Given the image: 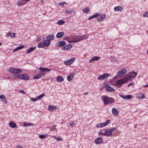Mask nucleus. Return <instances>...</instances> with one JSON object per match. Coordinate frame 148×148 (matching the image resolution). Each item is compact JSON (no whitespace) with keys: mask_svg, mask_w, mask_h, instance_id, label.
I'll return each mask as SVG.
<instances>
[{"mask_svg":"<svg viewBox=\"0 0 148 148\" xmlns=\"http://www.w3.org/2000/svg\"><path fill=\"white\" fill-rule=\"evenodd\" d=\"M123 98V99H125V97H126V96L125 95H124V96H121Z\"/></svg>","mask_w":148,"mask_h":148,"instance_id":"59","label":"nucleus"},{"mask_svg":"<svg viewBox=\"0 0 148 148\" xmlns=\"http://www.w3.org/2000/svg\"><path fill=\"white\" fill-rule=\"evenodd\" d=\"M45 95V94L44 93L42 94L41 95H39V96H38L36 97L37 98V99L38 100H39L41 98L43 97Z\"/></svg>","mask_w":148,"mask_h":148,"instance_id":"38","label":"nucleus"},{"mask_svg":"<svg viewBox=\"0 0 148 148\" xmlns=\"http://www.w3.org/2000/svg\"><path fill=\"white\" fill-rule=\"evenodd\" d=\"M64 34V33L63 32H60L57 34L56 37L58 38H61L63 36Z\"/></svg>","mask_w":148,"mask_h":148,"instance_id":"21","label":"nucleus"},{"mask_svg":"<svg viewBox=\"0 0 148 148\" xmlns=\"http://www.w3.org/2000/svg\"><path fill=\"white\" fill-rule=\"evenodd\" d=\"M56 109L57 107L56 106H53L51 105H49L48 106V110L52 112L56 110Z\"/></svg>","mask_w":148,"mask_h":148,"instance_id":"19","label":"nucleus"},{"mask_svg":"<svg viewBox=\"0 0 148 148\" xmlns=\"http://www.w3.org/2000/svg\"><path fill=\"white\" fill-rule=\"evenodd\" d=\"M65 3H66V2H62V3H59V5H62V6H64V4H65Z\"/></svg>","mask_w":148,"mask_h":148,"instance_id":"56","label":"nucleus"},{"mask_svg":"<svg viewBox=\"0 0 148 148\" xmlns=\"http://www.w3.org/2000/svg\"><path fill=\"white\" fill-rule=\"evenodd\" d=\"M71 39V37H66L64 38V40L68 41L69 43Z\"/></svg>","mask_w":148,"mask_h":148,"instance_id":"50","label":"nucleus"},{"mask_svg":"<svg viewBox=\"0 0 148 148\" xmlns=\"http://www.w3.org/2000/svg\"><path fill=\"white\" fill-rule=\"evenodd\" d=\"M18 76L20 79L24 80H28L30 78L29 76L26 74H19Z\"/></svg>","mask_w":148,"mask_h":148,"instance_id":"6","label":"nucleus"},{"mask_svg":"<svg viewBox=\"0 0 148 148\" xmlns=\"http://www.w3.org/2000/svg\"><path fill=\"white\" fill-rule=\"evenodd\" d=\"M88 94V92H85V93H84V95H87V94Z\"/></svg>","mask_w":148,"mask_h":148,"instance_id":"62","label":"nucleus"},{"mask_svg":"<svg viewBox=\"0 0 148 148\" xmlns=\"http://www.w3.org/2000/svg\"><path fill=\"white\" fill-rule=\"evenodd\" d=\"M44 46V45H43V43L40 42L38 44V47L39 48H43Z\"/></svg>","mask_w":148,"mask_h":148,"instance_id":"33","label":"nucleus"},{"mask_svg":"<svg viewBox=\"0 0 148 148\" xmlns=\"http://www.w3.org/2000/svg\"><path fill=\"white\" fill-rule=\"evenodd\" d=\"M62 49L63 50H67V48H66V47L65 46L63 47L62 48Z\"/></svg>","mask_w":148,"mask_h":148,"instance_id":"54","label":"nucleus"},{"mask_svg":"<svg viewBox=\"0 0 148 148\" xmlns=\"http://www.w3.org/2000/svg\"><path fill=\"white\" fill-rule=\"evenodd\" d=\"M116 129L115 127H114L110 129H106L105 133V136H111L112 135V132Z\"/></svg>","mask_w":148,"mask_h":148,"instance_id":"5","label":"nucleus"},{"mask_svg":"<svg viewBox=\"0 0 148 148\" xmlns=\"http://www.w3.org/2000/svg\"><path fill=\"white\" fill-rule=\"evenodd\" d=\"M132 97V96L128 95L127 96H126V97L125 98V99H130V98Z\"/></svg>","mask_w":148,"mask_h":148,"instance_id":"47","label":"nucleus"},{"mask_svg":"<svg viewBox=\"0 0 148 148\" xmlns=\"http://www.w3.org/2000/svg\"><path fill=\"white\" fill-rule=\"evenodd\" d=\"M23 1V0H20V1H18L17 3V5L18 6L24 5L25 3Z\"/></svg>","mask_w":148,"mask_h":148,"instance_id":"27","label":"nucleus"},{"mask_svg":"<svg viewBox=\"0 0 148 148\" xmlns=\"http://www.w3.org/2000/svg\"><path fill=\"white\" fill-rule=\"evenodd\" d=\"M90 10L89 8H86L84 9L83 10V11L85 13H88Z\"/></svg>","mask_w":148,"mask_h":148,"instance_id":"37","label":"nucleus"},{"mask_svg":"<svg viewBox=\"0 0 148 148\" xmlns=\"http://www.w3.org/2000/svg\"><path fill=\"white\" fill-rule=\"evenodd\" d=\"M109 76V74L107 73H105L103 74L99 75L98 77V79L99 80L104 79Z\"/></svg>","mask_w":148,"mask_h":148,"instance_id":"7","label":"nucleus"},{"mask_svg":"<svg viewBox=\"0 0 148 148\" xmlns=\"http://www.w3.org/2000/svg\"><path fill=\"white\" fill-rule=\"evenodd\" d=\"M8 71L9 72L13 74L19 73L22 71L21 69L13 68H9Z\"/></svg>","mask_w":148,"mask_h":148,"instance_id":"3","label":"nucleus"},{"mask_svg":"<svg viewBox=\"0 0 148 148\" xmlns=\"http://www.w3.org/2000/svg\"><path fill=\"white\" fill-rule=\"evenodd\" d=\"M134 84V83L133 82L131 83L128 84L127 85V87H129L130 86H132Z\"/></svg>","mask_w":148,"mask_h":148,"instance_id":"55","label":"nucleus"},{"mask_svg":"<svg viewBox=\"0 0 148 148\" xmlns=\"http://www.w3.org/2000/svg\"><path fill=\"white\" fill-rule=\"evenodd\" d=\"M143 16L144 17H148V12H146L144 13L143 15Z\"/></svg>","mask_w":148,"mask_h":148,"instance_id":"44","label":"nucleus"},{"mask_svg":"<svg viewBox=\"0 0 148 148\" xmlns=\"http://www.w3.org/2000/svg\"><path fill=\"white\" fill-rule=\"evenodd\" d=\"M105 16L104 15L99 16L97 17V20L99 21H103L105 18Z\"/></svg>","mask_w":148,"mask_h":148,"instance_id":"26","label":"nucleus"},{"mask_svg":"<svg viewBox=\"0 0 148 148\" xmlns=\"http://www.w3.org/2000/svg\"><path fill=\"white\" fill-rule=\"evenodd\" d=\"M75 60V58H73L69 60L68 61H65L64 64L66 65H69L71 64Z\"/></svg>","mask_w":148,"mask_h":148,"instance_id":"10","label":"nucleus"},{"mask_svg":"<svg viewBox=\"0 0 148 148\" xmlns=\"http://www.w3.org/2000/svg\"><path fill=\"white\" fill-rule=\"evenodd\" d=\"M24 46L23 45H21L20 46H19L18 47V49L19 50L21 49H22L23 48H24Z\"/></svg>","mask_w":148,"mask_h":148,"instance_id":"49","label":"nucleus"},{"mask_svg":"<svg viewBox=\"0 0 148 148\" xmlns=\"http://www.w3.org/2000/svg\"><path fill=\"white\" fill-rule=\"evenodd\" d=\"M137 75V73L135 72H132L129 73L125 78L127 81L130 80L131 79H133L135 78Z\"/></svg>","mask_w":148,"mask_h":148,"instance_id":"4","label":"nucleus"},{"mask_svg":"<svg viewBox=\"0 0 148 148\" xmlns=\"http://www.w3.org/2000/svg\"><path fill=\"white\" fill-rule=\"evenodd\" d=\"M103 141V138L99 137L97 138L95 141V143L96 144H99L101 143Z\"/></svg>","mask_w":148,"mask_h":148,"instance_id":"14","label":"nucleus"},{"mask_svg":"<svg viewBox=\"0 0 148 148\" xmlns=\"http://www.w3.org/2000/svg\"><path fill=\"white\" fill-rule=\"evenodd\" d=\"M106 131V129H104L101 130H100L99 132V134L101 135H104L105 136Z\"/></svg>","mask_w":148,"mask_h":148,"instance_id":"30","label":"nucleus"},{"mask_svg":"<svg viewBox=\"0 0 148 148\" xmlns=\"http://www.w3.org/2000/svg\"><path fill=\"white\" fill-rule=\"evenodd\" d=\"M145 97V96L143 94L141 95V98L142 99L144 98Z\"/></svg>","mask_w":148,"mask_h":148,"instance_id":"58","label":"nucleus"},{"mask_svg":"<svg viewBox=\"0 0 148 148\" xmlns=\"http://www.w3.org/2000/svg\"><path fill=\"white\" fill-rule=\"evenodd\" d=\"M19 75V74H17V75H15L14 76V77L15 79H16L17 78H19V76H18V75Z\"/></svg>","mask_w":148,"mask_h":148,"instance_id":"52","label":"nucleus"},{"mask_svg":"<svg viewBox=\"0 0 148 148\" xmlns=\"http://www.w3.org/2000/svg\"><path fill=\"white\" fill-rule=\"evenodd\" d=\"M78 39L77 36H73L71 37V39L70 40L69 43L72 42H78Z\"/></svg>","mask_w":148,"mask_h":148,"instance_id":"12","label":"nucleus"},{"mask_svg":"<svg viewBox=\"0 0 148 148\" xmlns=\"http://www.w3.org/2000/svg\"><path fill=\"white\" fill-rule=\"evenodd\" d=\"M65 12L66 14H71L73 12V10L71 9L69 10L66 9Z\"/></svg>","mask_w":148,"mask_h":148,"instance_id":"32","label":"nucleus"},{"mask_svg":"<svg viewBox=\"0 0 148 148\" xmlns=\"http://www.w3.org/2000/svg\"><path fill=\"white\" fill-rule=\"evenodd\" d=\"M66 44V42L64 41L63 40L58 42L56 44V45L58 47H62L65 46Z\"/></svg>","mask_w":148,"mask_h":148,"instance_id":"11","label":"nucleus"},{"mask_svg":"<svg viewBox=\"0 0 148 148\" xmlns=\"http://www.w3.org/2000/svg\"><path fill=\"white\" fill-rule=\"evenodd\" d=\"M75 124V123L74 121H72L70 122L69 123V125L71 127L74 126Z\"/></svg>","mask_w":148,"mask_h":148,"instance_id":"43","label":"nucleus"},{"mask_svg":"<svg viewBox=\"0 0 148 148\" xmlns=\"http://www.w3.org/2000/svg\"><path fill=\"white\" fill-rule=\"evenodd\" d=\"M56 126L55 125H54L51 127L50 128L51 131H55L56 132L57 129L56 128H55Z\"/></svg>","mask_w":148,"mask_h":148,"instance_id":"41","label":"nucleus"},{"mask_svg":"<svg viewBox=\"0 0 148 148\" xmlns=\"http://www.w3.org/2000/svg\"><path fill=\"white\" fill-rule=\"evenodd\" d=\"M127 80L126 78L124 79H121L116 81V85H117V87L120 88L123 84L127 83Z\"/></svg>","mask_w":148,"mask_h":148,"instance_id":"2","label":"nucleus"},{"mask_svg":"<svg viewBox=\"0 0 148 148\" xmlns=\"http://www.w3.org/2000/svg\"><path fill=\"white\" fill-rule=\"evenodd\" d=\"M29 0H23V1H29Z\"/></svg>","mask_w":148,"mask_h":148,"instance_id":"63","label":"nucleus"},{"mask_svg":"<svg viewBox=\"0 0 148 148\" xmlns=\"http://www.w3.org/2000/svg\"><path fill=\"white\" fill-rule=\"evenodd\" d=\"M52 137L54 138L55 139L57 140L58 141H62L63 140V139H62V138H58L57 137H56V136H53Z\"/></svg>","mask_w":148,"mask_h":148,"instance_id":"36","label":"nucleus"},{"mask_svg":"<svg viewBox=\"0 0 148 148\" xmlns=\"http://www.w3.org/2000/svg\"><path fill=\"white\" fill-rule=\"evenodd\" d=\"M74 76V73H72L67 76V80L69 81H71L73 78Z\"/></svg>","mask_w":148,"mask_h":148,"instance_id":"16","label":"nucleus"},{"mask_svg":"<svg viewBox=\"0 0 148 148\" xmlns=\"http://www.w3.org/2000/svg\"><path fill=\"white\" fill-rule=\"evenodd\" d=\"M105 86L106 87V90L108 92H112L115 90L114 88L108 84H106Z\"/></svg>","mask_w":148,"mask_h":148,"instance_id":"13","label":"nucleus"},{"mask_svg":"<svg viewBox=\"0 0 148 148\" xmlns=\"http://www.w3.org/2000/svg\"><path fill=\"white\" fill-rule=\"evenodd\" d=\"M96 127H103V123H99L97 125Z\"/></svg>","mask_w":148,"mask_h":148,"instance_id":"46","label":"nucleus"},{"mask_svg":"<svg viewBox=\"0 0 148 148\" xmlns=\"http://www.w3.org/2000/svg\"><path fill=\"white\" fill-rule=\"evenodd\" d=\"M19 92H21L23 94L25 93V91L23 90H19Z\"/></svg>","mask_w":148,"mask_h":148,"instance_id":"57","label":"nucleus"},{"mask_svg":"<svg viewBox=\"0 0 148 148\" xmlns=\"http://www.w3.org/2000/svg\"><path fill=\"white\" fill-rule=\"evenodd\" d=\"M43 45H44L45 46L47 47L49 45L51 42L49 40L47 39V40H45L43 42Z\"/></svg>","mask_w":148,"mask_h":148,"instance_id":"17","label":"nucleus"},{"mask_svg":"<svg viewBox=\"0 0 148 148\" xmlns=\"http://www.w3.org/2000/svg\"><path fill=\"white\" fill-rule=\"evenodd\" d=\"M112 112L113 114L115 116H117L119 114L118 111L114 108L112 109Z\"/></svg>","mask_w":148,"mask_h":148,"instance_id":"18","label":"nucleus"},{"mask_svg":"<svg viewBox=\"0 0 148 148\" xmlns=\"http://www.w3.org/2000/svg\"><path fill=\"white\" fill-rule=\"evenodd\" d=\"M64 23V21L62 20L58 21L57 22V23L59 24L60 25L63 24Z\"/></svg>","mask_w":148,"mask_h":148,"instance_id":"42","label":"nucleus"},{"mask_svg":"<svg viewBox=\"0 0 148 148\" xmlns=\"http://www.w3.org/2000/svg\"><path fill=\"white\" fill-rule=\"evenodd\" d=\"M144 87H148V84L146 85H145V86H144Z\"/></svg>","mask_w":148,"mask_h":148,"instance_id":"61","label":"nucleus"},{"mask_svg":"<svg viewBox=\"0 0 148 148\" xmlns=\"http://www.w3.org/2000/svg\"><path fill=\"white\" fill-rule=\"evenodd\" d=\"M32 125H33V124L32 123H24L23 125H22V126L26 127L27 126H30Z\"/></svg>","mask_w":148,"mask_h":148,"instance_id":"39","label":"nucleus"},{"mask_svg":"<svg viewBox=\"0 0 148 148\" xmlns=\"http://www.w3.org/2000/svg\"><path fill=\"white\" fill-rule=\"evenodd\" d=\"M110 120H107L104 123H103V126L104 127L106 126L109 123H110Z\"/></svg>","mask_w":148,"mask_h":148,"instance_id":"34","label":"nucleus"},{"mask_svg":"<svg viewBox=\"0 0 148 148\" xmlns=\"http://www.w3.org/2000/svg\"><path fill=\"white\" fill-rule=\"evenodd\" d=\"M18 50H19L18 49V47H17L16 49H14L13 50L12 52H16V51H18Z\"/></svg>","mask_w":148,"mask_h":148,"instance_id":"53","label":"nucleus"},{"mask_svg":"<svg viewBox=\"0 0 148 148\" xmlns=\"http://www.w3.org/2000/svg\"><path fill=\"white\" fill-rule=\"evenodd\" d=\"M99 57L98 56H95L93 58H92L89 61V62L90 63L92 62L95 61H97L99 60Z\"/></svg>","mask_w":148,"mask_h":148,"instance_id":"24","label":"nucleus"},{"mask_svg":"<svg viewBox=\"0 0 148 148\" xmlns=\"http://www.w3.org/2000/svg\"><path fill=\"white\" fill-rule=\"evenodd\" d=\"M78 38V41L83 40L84 39H86V37L85 35H81V36H77Z\"/></svg>","mask_w":148,"mask_h":148,"instance_id":"22","label":"nucleus"},{"mask_svg":"<svg viewBox=\"0 0 148 148\" xmlns=\"http://www.w3.org/2000/svg\"><path fill=\"white\" fill-rule=\"evenodd\" d=\"M47 135H39V138L41 139H43L47 136Z\"/></svg>","mask_w":148,"mask_h":148,"instance_id":"40","label":"nucleus"},{"mask_svg":"<svg viewBox=\"0 0 148 148\" xmlns=\"http://www.w3.org/2000/svg\"><path fill=\"white\" fill-rule=\"evenodd\" d=\"M17 148H23V147L20 146L18 145L17 147Z\"/></svg>","mask_w":148,"mask_h":148,"instance_id":"60","label":"nucleus"},{"mask_svg":"<svg viewBox=\"0 0 148 148\" xmlns=\"http://www.w3.org/2000/svg\"><path fill=\"white\" fill-rule=\"evenodd\" d=\"M98 16V14H95L91 16H90L88 19H92L94 18H96Z\"/></svg>","mask_w":148,"mask_h":148,"instance_id":"35","label":"nucleus"},{"mask_svg":"<svg viewBox=\"0 0 148 148\" xmlns=\"http://www.w3.org/2000/svg\"><path fill=\"white\" fill-rule=\"evenodd\" d=\"M54 38V36L53 34H51V35H49L47 38L48 40H49L50 41L51 40H53Z\"/></svg>","mask_w":148,"mask_h":148,"instance_id":"29","label":"nucleus"},{"mask_svg":"<svg viewBox=\"0 0 148 148\" xmlns=\"http://www.w3.org/2000/svg\"><path fill=\"white\" fill-rule=\"evenodd\" d=\"M127 73V70L125 69H123L121 70H119L118 72V76L120 77H122V75H124V74L126 73Z\"/></svg>","mask_w":148,"mask_h":148,"instance_id":"8","label":"nucleus"},{"mask_svg":"<svg viewBox=\"0 0 148 148\" xmlns=\"http://www.w3.org/2000/svg\"><path fill=\"white\" fill-rule=\"evenodd\" d=\"M0 98L3 100V102L5 103H7V101L6 100V97L4 96L3 95H0Z\"/></svg>","mask_w":148,"mask_h":148,"instance_id":"31","label":"nucleus"},{"mask_svg":"<svg viewBox=\"0 0 148 148\" xmlns=\"http://www.w3.org/2000/svg\"><path fill=\"white\" fill-rule=\"evenodd\" d=\"M30 100H31V101H34V102H35V101H37L36 98H34L31 97Z\"/></svg>","mask_w":148,"mask_h":148,"instance_id":"48","label":"nucleus"},{"mask_svg":"<svg viewBox=\"0 0 148 148\" xmlns=\"http://www.w3.org/2000/svg\"><path fill=\"white\" fill-rule=\"evenodd\" d=\"M64 79L61 76H58L57 78V81L58 82H61L63 81Z\"/></svg>","mask_w":148,"mask_h":148,"instance_id":"25","label":"nucleus"},{"mask_svg":"<svg viewBox=\"0 0 148 148\" xmlns=\"http://www.w3.org/2000/svg\"><path fill=\"white\" fill-rule=\"evenodd\" d=\"M39 69L41 72H49L51 70V69H47L45 68H42L40 67L39 68Z\"/></svg>","mask_w":148,"mask_h":148,"instance_id":"15","label":"nucleus"},{"mask_svg":"<svg viewBox=\"0 0 148 148\" xmlns=\"http://www.w3.org/2000/svg\"><path fill=\"white\" fill-rule=\"evenodd\" d=\"M147 53L148 54V50H147Z\"/></svg>","mask_w":148,"mask_h":148,"instance_id":"64","label":"nucleus"},{"mask_svg":"<svg viewBox=\"0 0 148 148\" xmlns=\"http://www.w3.org/2000/svg\"><path fill=\"white\" fill-rule=\"evenodd\" d=\"M101 99L103 100L104 105H107L113 102V99L106 95L102 96Z\"/></svg>","mask_w":148,"mask_h":148,"instance_id":"1","label":"nucleus"},{"mask_svg":"<svg viewBox=\"0 0 148 148\" xmlns=\"http://www.w3.org/2000/svg\"><path fill=\"white\" fill-rule=\"evenodd\" d=\"M45 73H43L40 72L35 75L33 77L34 79H38L40 78L42 76L44 75Z\"/></svg>","mask_w":148,"mask_h":148,"instance_id":"9","label":"nucleus"},{"mask_svg":"<svg viewBox=\"0 0 148 148\" xmlns=\"http://www.w3.org/2000/svg\"><path fill=\"white\" fill-rule=\"evenodd\" d=\"M123 9L120 6H116L114 7V10L115 11H121Z\"/></svg>","mask_w":148,"mask_h":148,"instance_id":"23","label":"nucleus"},{"mask_svg":"<svg viewBox=\"0 0 148 148\" xmlns=\"http://www.w3.org/2000/svg\"><path fill=\"white\" fill-rule=\"evenodd\" d=\"M65 46L66 47V48H67V50L70 49L72 47L71 45V44H68Z\"/></svg>","mask_w":148,"mask_h":148,"instance_id":"45","label":"nucleus"},{"mask_svg":"<svg viewBox=\"0 0 148 148\" xmlns=\"http://www.w3.org/2000/svg\"><path fill=\"white\" fill-rule=\"evenodd\" d=\"M35 47H31L28 50L26 53L27 54H28L35 50Z\"/></svg>","mask_w":148,"mask_h":148,"instance_id":"28","label":"nucleus"},{"mask_svg":"<svg viewBox=\"0 0 148 148\" xmlns=\"http://www.w3.org/2000/svg\"><path fill=\"white\" fill-rule=\"evenodd\" d=\"M9 125L11 128H14L16 127V124L13 121H10V122Z\"/></svg>","mask_w":148,"mask_h":148,"instance_id":"20","label":"nucleus"},{"mask_svg":"<svg viewBox=\"0 0 148 148\" xmlns=\"http://www.w3.org/2000/svg\"><path fill=\"white\" fill-rule=\"evenodd\" d=\"M10 37L11 38L15 37L16 36L15 34L14 33H11L10 34Z\"/></svg>","mask_w":148,"mask_h":148,"instance_id":"51","label":"nucleus"}]
</instances>
